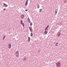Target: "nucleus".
Here are the masks:
<instances>
[{
	"instance_id": "nucleus-14",
	"label": "nucleus",
	"mask_w": 67,
	"mask_h": 67,
	"mask_svg": "<svg viewBox=\"0 0 67 67\" xmlns=\"http://www.w3.org/2000/svg\"><path fill=\"white\" fill-rule=\"evenodd\" d=\"M30 24V25L31 26H32V23H31Z\"/></svg>"
},
{
	"instance_id": "nucleus-11",
	"label": "nucleus",
	"mask_w": 67,
	"mask_h": 67,
	"mask_svg": "<svg viewBox=\"0 0 67 67\" xmlns=\"http://www.w3.org/2000/svg\"><path fill=\"white\" fill-rule=\"evenodd\" d=\"M42 9H40L39 10L40 12H41V11H42Z\"/></svg>"
},
{
	"instance_id": "nucleus-19",
	"label": "nucleus",
	"mask_w": 67,
	"mask_h": 67,
	"mask_svg": "<svg viewBox=\"0 0 67 67\" xmlns=\"http://www.w3.org/2000/svg\"><path fill=\"white\" fill-rule=\"evenodd\" d=\"M5 7H7V4H6L5 5Z\"/></svg>"
},
{
	"instance_id": "nucleus-22",
	"label": "nucleus",
	"mask_w": 67,
	"mask_h": 67,
	"mask_svg": "<svg viewBox=\"0 0 67 67\" xmlns=\"http://www.w3.org/2000/svg\"><path fill=\"white\" fill-rule=\"evenodd\" d=\"M5 36H4L3 38H5Z\"/></svg>"
},
{
	"instance_id": "nucleus-10",
	"label": "nucleus",
	"mask_w": 67,
	"mask_h": 67,
	"mask_svg": "<svg viewBox=\"0 0 67 67\" xmlns=\"http://www.w3.org/2000/svg\"><path fill=\"white\" fill-rule=\"evenodd\" d=\"M30 37H28V42H30Z\"/></svg>"
},
{
	"instance_id": "nucleus-9",
	"label": "nucleus",
	"mask_w": 67,
	"mask_h": 67,
	"mask_svg": "<svg viewBox=\"0 0 67 67\" xmlns=\"http://www.w3.org/2000/svg\"><path fill=\"white\" fill-rule=\"evenodd\" d=\"M23 23V21H22V20H21L20 21V24H22V23Z\"/></svg>"
},
{
	"instance_id": "nucleus-16",
	"label": "nucleus",
	"mask_w": 67,
	"mask_h": 67,
	"mask_svg": "<svg viewBox=\"0 0 67 67\" xmlns=\"http://www.w3.org/2000/svg\"><path fill=\"white\" fill-rule=\"evenodd\" d=\"M28 21L29 23H30V19H29Z\"/></svg>"
},
{
	"instance_id": "nucleus-23",
	"label": "nucleus",
	"mask_w": 67,
	"mask_h": 67,
	"mask_svg": "<svg viewBox=\"0 0 67 67\" xmlns=\"http://www.w3.org/2000/svg\"><path fill=\"white\" fill-rule=\"evenodd\" d=\"M3 10H5L6 9H5V8H4V9Z\"/></svg>"
},
{
	"instance_id": "nucleus-24",
	"label": "nucleus",
	"mask_w": 67,
	"mask_h": 67,
	"mask_svg": "<svg viewBox=\"0 0 67 67\" xmlns=\"http://www.w3.org/2000/svg\"><path fill=\"white\" fill-rule=\"evenodd\" d=\"M27 11V10L26 9L25 10V11Z\"/></svg>"
},
{
	"instance_id": "nucleus-4",
	"label": "nucleus",
	"mask_w": 67,
	"mask_h": 67,
	"mask_svg": "<svg viewBox=\"0 0 67 67\" xmlns=\"http://www.w3.org/2000/svg\"><path fill=\"white\" fill-rule=\"evenodd\" d=\"M29 27V29L30 30V32H32V28H31V27Z\"/></svg>"
},
{
	"instance_id": "nucleus-1",
	"label": "nucleus",
	"mask_w": 67,
	"mask_h": 67,
	"mask_svg": "<svg viewBox=\"0 0 67 67\" xmlns=\"http://www.w3.org/2000/svg\"><path fill=\"white\" fill-rule=\"evenodd\" d=\"M56 65L58 66H60L61 65V63L59 62H57L56 64Z\"/></svg>"
},
{
	"instance_id": "nucleus-26",
	"label": "nucleus",
	"mask_w": 67,
	"mask_h": 67,
	"mask_svg": "<svg viewBox=\"0 0 67 67\" xmlns=\"http://www.w3.org/2000/svg\"><path fill=\"white\" fill-rule=\"evenodd\" d=\"M4 38H3V40H4Z\"/></svg>"
},
{
	"instance_id": "nucleus-3",
	"label": "nucleus",
	"mask_w": 67,
	"mask_h": 67,
	"mask_svg": "<svg viewBox=\"0 0 67 67\" xmlns=\"http://www.w3.org/2000/svg\"><path fill=\"white\" fill-rule=\"evenodd\" d=\"M21 19H23L24 18V15H22L21 17Z\"/></svg>"
},
{
	"instance_id": "nucleus-21",
	"label": "nucleus",
	"mask_w": 67,
	"mask_h": 67,
	"mask_svg": "<svg viewBox=\"0 0 67 67\" xmlns=\"http://www.w3.org/2000/svg\"><path fill=\"white\" fill-rule=\"evenodd\" d=\"M48 27H49V25H48L47 27V28H48Z\"/></svg>"
},
{
	"instance_id": "nucleus-25",
	"label": "nucleus",
	"mask_w": 67,
	"mask_h": 67,
	"mask_svg": "<svg viewBox=\"0 0 67 67\" xmlns=\"http://www.w3.org/2000/svg\"><path fill=\"white\" fill-rule=\"evenodd\" d=\"M3 5L4 6V5H5V4L4 3L3 4Z\"/></svg>"
},
{
	"instance_id": "nucleus-17",
	"label": "nucleus",
	"mask_w": 67,
	"mask_h": 67,
	"mask_svg": "<svg viewBox=\"0 0 67 67\" xmlns=\"http://www.w3.org/2000/svg\"><path fill=\"white\" fill-rule=\"evenodd\" d=\"M57 10L56 11V10H55V14H57Z\"/></svg>"
},
{
	"instance_id": "nucleus-15",
	"label": "nucleus",
	"mask_w": 67,
	"mask_h": 67,
	"mask_svg": "<svg viewBox=\"0 0 67 67\" xmlns=\"http://www.w3.org/2000/svg\"><path fill=\"white\" fill-rule=\"evenodd\" d=\"M58 43H57L56 44V46H58Z\"/></svg>"
},
{
	"instance_id": "nucleus-13",
	"label": "nucleus",
	"mask_w": 67,
	"mask_h": 67,
	"mask_svg": "<svg viewBox=\"0 0 67 67\" xmlns=\"http://www.w3.org/2000/svg\"><path fill=\"white\" fill-rule=\"evenodd\" d=\"M27 2H26V4H25V5L26 6V5H27Z\"/></svg>"
},
{
	"instance_id": "nucleus-7",
	"label": "nucleus",
	"mask_w": 67,
	"mask_h": 67,
	"mask_svg": "<svg viewBox=\"0 0 67 67\" xmlns=\"http://www.w3.org/2000/svg\"><path fill=\"white\" fill-rule=\"evenodd\" d=\"M21 25H22L23 26V27H24V23H23L21 24Z\"/></svg>"
},
{
	"instance_id": "nucleus-18",
	"label": "nucleus",
	"mask_w": 67,
	"mask_h": 67,
	"mask_svg": "<svg viewBox=\"0 0 67 67\" xmlns=\"http://www.w3.org/2000/svg\"><path fill=\"white\" fill-rule=\"evenodd\" d=\"M40 8V6H37V8Z\"/></svg>"
},
{
	"instance_id": "nucleus-6",
	"label": "nucleus",
	"mask_w": 67,
	"mask_h": 67,
	"mask_svg": "<svg viewBox=\"0 0 67 67\" xmlns=\"http://www.w3.org/2000/svg\"><path fill=\"white\" fill-rule=\"evenodd\" d=\"M9 48H11V44H9Z\"/></svg>"
},
{
	"instance_id": "nucleus-2",
	"label": "nucleus",
	"mask_w": 67,
	"mask_h": 67,
	"mask_svg": "<svg viewBox=\"0 0 67 67\" xmlns=\"http://www.w3.org/2000/svg\"><path fill=\"white\" fill-rule=\"evenodd\" d=\"M16 56L17 57H18V56H19V52L18 51H17L16 53Z\"/></svg>"
},
{
	"instance_id": "nucleus-5",
	"label": "nucleus",
	"mask_w": 67,
	"mask_h": 67,
	"mask_svg": "<svg viewBox=\"0 0 67 67\" xmlns=\"http://www.w3.org/2000/svg\"><path fill=\"white\" fill-rule=\"evenodd\" d=\"M47 33H48V31H46L44 32V33L45 34V35H46Z\"/></svg>"
},
{
	"instance_id": "nucleus-20",
	"label": "nucleus",
	"mask_w": 67,
	"mask_h": 67,
	"mask_svg": "<svg viewBox=\"0 0 67 67\" xmlns=\"http://www.w3.org/2000/svg\"><path fill=\"white\" fill-rule=\"evenodd\" d=\"M26 2H28V1H29V0H26Z\"/></svg>"
},
{
	"instance_id": "nucleus-8",
	"label": "nucleus",
	"mask_w": 67,
	"mask_h": 67,
	"mask_svg": "<svg viewBox=\"0 0 67 67\" xmlns=\"http://www.w3.org/2000/svg\"><path fill=\"white\" fill-rule=\"evenodd\" d=\"M48 30V28L47 27H46L45 29V31H46L47 30Z\"/></svg>"
},
{
	"instance_id": "nucleus-12",
	"label": "nucleus",
	"mask_w": 67,
	"mask_h": 67,
	"mask_svg": "<svg viewBox=\"0 0 67 67\" xmlns=\"http://www.w3.org/2000/svg\"><path fill=\"white\" fill-rule=\"evenodd\" d=\"M33 33H31V34L30 36H33Z\"/></svg>"
}]
</instances>
